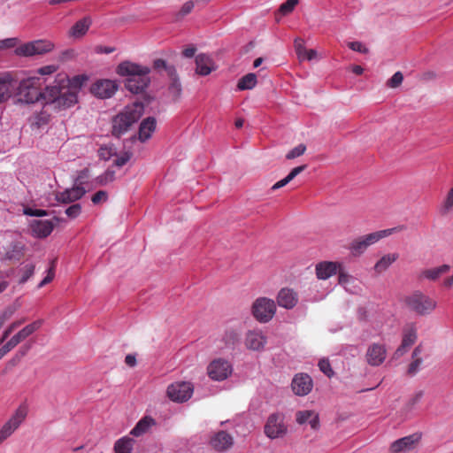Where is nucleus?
<instances>
[{
	"instance_id": "13",
	"label": "nucleus",
	"mask_w": 453,
	"mask_h": 453,
	"mask_svg": "<svg viewBox=\"0 0 453 453\" xmlns=\"http://www.w3.org/2000/svg\"><path fill=\"white\" fill-rule=\"evenodd\" d=\"M116 81L103 79L96 81L91 87V92L99 98H110L118 90Z\"/></svg>"
},
{
	"instance_id": "61",
	"label": "nucleus",
	"mask_w": 453,
	"mask_h": 453,
	"mask_svg": "<svg viewBox=\"0 0 453 453\" xmlns=\"http://www.w3.org/2000/svg\"><path fill=\"white\" fill-rule=\"evenodd\" d=\"M196 51V47H194V46H190V47L186 48V49L182 51V55H183L185 58H192V57H194V55H195Z\"/></svg>"
},
{
	"instance_id": "1",
	"label": "nucleus",
	"mask_w": 453,
	"mask_h": 453,
	"mask_svg": "<svg viewBox=\"0 0 453 453\" xmlns=\"http://www.w3.org/2000/svg\"><path fill=\"white\" fill-rule=\"evenodd\" d=\"M144 112V105L140 102H134L127 105L119 114L112 119V134L120 137L139 120Z\"/></svg>"
},
{
	"instance_id": "23",
	"label": "nucleus",
	"mask_w": 453,
	"mask_h": 453,
	"mask_svg": "<svg viewBox=\"0 0 453 453\" xmlns=\"http://www.w3.org/2000/svg\"><path fill=\"white\" fill-rule=\"evenodd\" d=\"M87 80L88 78L85 75H76L71 79H69L65 75H59L57 80V82L60 83L62 86H65V88L70 89L71 92H74V94L78 96V93L80 92Z\"/></svg>"
},
{
	"instance_id": "56",
	"label": "nucleus",
	"mask_w": 453,
	"mask_h": 453,
	"mask_svg": "<svg viewBox=\"0 0 453 453\" xmlns=\"http://www.w3.org/2000/svg\"><path fill=\"white\" fill-rule=\"evenodd\" d=\"M55 276V268L54 262H52L51 266L48 270L47 275L43 278V280L38 284V288H41L46 284L50 283Z\"/></svg>"
},
{
	"instance_id": "10",
	"label": "nucleus",
	"mask_w": 453,
	"mask_h": 453,
	"mask_svg": "<svg viewBox=\"0 0 453 453\" xmlns=\"http://www.w3.org/2000/svg\"><path fill=\"white\" fill-rule=\"evenodd\" d=\"M194 386L191 382L178 381L167 388L168 397L176 403L187 402L193 395Z\"/></svg>"
},
{
	"instance_id": "64",
	"label": "nucleus",
	"mask_w": 453,
	"mask_h": 453,
	"mask_svg": "<svg viewBox=\"0 0 453 453\" xmlns=\"http://www.w3.org/2000/svg\"><path fill=\"white\" fill-rule=\"evenodd\" d=\"M25 320L26 319H24L13 321L12 324L9 325L8 328L12 332H13L17 327H19L20 325H22L25 322Z\"/></svg>"
},
{
	"instance_id": "11",
	"label": "nucleus",
	"mask_w": 453,
	"mask_h": 453,
	"mask_svg": "<svg viewBox=\"0 0 453 453\" xmlns=\"http://www.w3.org/2000/svg\"><path fill=\"white\" fill-rule=\"evenodd\" d=\"M287 433V426L284 423V415L281 413L271 414L265 425V434L270 439L282 437Z\"/></svg>"
},
{
	"instance_id": "31",
	"label": "nucleus",
	"mask_w": 453,
	"mask_h": 453,
	"mask_svg": "<svg viewBox=\"0 0 453 453\" xmlns=\"http://www.w3.org/2000/svg\"><path fill=\"white\" fill-rule=\"evenodd\" d=\"M449 270L450 266L449 265H442L438 267L425 269L418 273V280H423L426 279L428 280L434 281L438 280L441 275L449 273Z\"/></svg>"
},
{
	"instance_id": "52",
	"label": "nucleus",
	"mask_w": 453,
	"mask_h": 453,
	"mask_svg": "<svg viewBox=\"0 0 453 453\" xmlns=\"http://www.w3.org/2000/svg\"><path fill=\"white\" fill-rule=\"evenodd\" d=\"M132 157V153L129 151H125L119 156H117L116 159L114 160V165L118 167H121L125 165Z\"/></svg>"
},
{
	"instance_id": "14",
	"label": "nucleus",
	"mask_w": 453,
	"mask_h": 453,
	"mask_svg": "<svg viewBox=\"0 0 453 453\" xmlns=\"http://www.w3.org/2000/svg\"><path fill=\"white\" fill-rule=\"evenodd\" d=\"M267 342L266 336L259 329L250 330L245 336V346L253 351H262Z\"/></svg>"
},
{
	"instance_id": "46",
	"label": "nucleus",
	"mask_w": 453,
	"mask_h": 453,
	"mask_svg": "<svg viewBox=\"0 0 453 453\" xmlns=\"http://www.w3.org/2000/svg\"><path fill=\"white\" fill-rule=\"evenodd\" d=\"M338 280L340 285L343 286L344 288H347L348 285L355 281V279L353 276L347 273L342 266L338 271Z\"/></svg>"
},
{
	"instance_id": "2",
	"label": "nucleus",
	"mask_w": 453,
	"mask_h": 453,
	"mask_svg": "<svg viewBox=\"0 0 453 453\" xmlns=\"http://www.w3.org/2000/svg\"><path fill=\"white\" fill-rule=\"evenodd\" d=\"M45 105L51 106L55 110L68 109L78 102V96L60 83L45 88Z\"/></svg>"
},
{
	"instance_id": "28",
	"label": "nucleus",
	"mask_w": 453,
	"mask_h": 453,
	"mask_svg": "<svg viewBox=\"0 0 453 453\" xmlns=\"http://www.w3.org/2000/svg\"><path fill=\"white\" fill-rule=\"evenodd\" d=\"M234 443L233 437L225 431H220L211 439V445L218 451L228 449Z\"/></svg>"
},
{
	"instance_id": "30",
	"label": "nucleus",
	"mask_w": 453,
	"mask_h": 453,
	"mask_svg": "<svg viewBox=\"0 0 453 453\" xmlns=\"http://www.w3.org/2000/svg\"><path fill=\"white\" fill-rule=\"evenodd\" d=\"M53 227L52 222L48 219H36L31 224L33 234L38 238H44L50 235Z\"/></svg>"
},
{
	"instance_id": "5",
	"label": "nucleus",
	"mask_w": 453,
	"mask_h": 453,
	"mask_svg": "<svg viewBox=\"0 0 453 453\" xmlns=\"http://www.w3.org/2000/svg\"><path fill=\"white\" fill-rule=\"evenodd\" d=\"M395 232V228H388L383 230H379L373 233H370L368 234L360 236L354 241L349 245L350 252L353 256L358 257L362 255L370 246L377 243L381 239H384L389 235H391Z\"/></svg>"
},
{
	"instance_id": "22",
	"label": "nucleus",
	"mask_w": 453,
	"mask_h": 453,
	"mask_svg": "<svg viewBox=\"0 0 453 453\" xmlns=\"http://www.w3.org/2000/svg\"><path fill=\"white\" fill-rule=\"evenodd\" d=\"M342 264L338 262L324 261L316 265V275L319 280H327L338 273Z\"/></svg>"
},
{
	"instance_id": "55",
	"label": "nucleus",
	"mask_w": 453,
	"mask_h": 453,
	"mask_svg": "<svg viewBox=\"0 0 453 453\" xmlns=\"http://www.w3.org/2000/svg\"><path fill=\"white\" fill-rule=\"evenodd\" d=\"M81 205L79 203H75V204L69 206L65 210V214L71 219H75L81 214Z\"/></svg>"
},
{
	"instance_id": "19",
	"label": "nucleus",
	"mask_w": 453,
	"mask_h": 453,
	"mask_svg": "<svg viewBox=\"0 0 453 453\" xmlns=\"http://www.w3.org/2000/svg\"><path fill=\"white\" fill-rule=\"evenodd\" d=\"M422 434L420 433H414L411 435L398 439V453H411L416 452Z\"/></svg>"
},
{
	"instance_id": "32",
	"label": "nucleus",
	"mask_w": 453,
	"mask_h": 453,
	"mask_svg": "<svg viewBox=\"0 0 453 453\" xmlns=\"http://www.w3.org/2000/svg\"><path fill=\"white\" fill-rule=\"evenodd\" d=\"M157 122L155 118L149 117L143 119L139 127L138 138L141 142L148 141L156 130Z\"/></svg>"
},
{
	"instance_id": "62",
	"label": "nucleus",
	"mask_w": 453,
	"mask_h": 453,
	"mask_svg": "<svg viewBox=\"0 0 453 453\" xmlns=\"http://www.w3.org/2000/svg\"><path fill=\"white\" fill-rule=\"evenodd\" d=\"M25 214L29 216H42L45 215V211L42 210L26 209Z\"/></svg>"
},
{
	"instance_id": "43",
	"label": "nucleus",
	"mask_w": 453,
	"mask_h": 453,
	"mask_svg": "<svg viewBox=\"0 0 453 453\" xmlns=\"http://www.w3.org/2000/svg\"><path fill=\"white\" fill-rule=\"evenodd\" d=\"M195 4L193 1L189 0L185 2L180 9L174 14V20L180 21L185 16L189 14L192 10L194 9Z\"/></svg>"
},
{
	"instance_id": "44",
	"label": "nucleus",
	"mask_w": 453,
	"mask_h": 453,
	"mask_svg": "<svg viewBox=\"0 0 453 453\" xmlns=\"http://www.w3.org/2000/svg\"><path fill=\"white\" fill-rule=\"evenodd\" d=\"M19 272L20 273L19 283L23 284L34 274L35 265L32 263L25 264L19 268Z\"/></svg>"
},
{
	"instance_id": "45",
	"label": "nucleus",
	"mask_w": 453,
	"mask_h": 453,
	"mask_svg": "<svg viewBox=\"0 0 453 453\" xmlns=\"http://www.w3.org/2000/svg\"><path fill=\"white\" fill-rule=\"evenodd\" d=\"M453 210V188L449 189L448 192L441 206L440 211L442 215L448 214L449 211Z\"/></svg>"
},
{
	"instance_id": "53",
	"label": "nucleus",
	"mask_w": 453,
	"mask_h": 453,
	"mask_svg": "<svg viewBox=\"0 0 453 453\" xmlns=\"http://www.w3.org/2000/svg\"><path fill=\"white\" fill-rule=\"evenodd\" d=\"M34 119V124L36 125L38 127H41L42 126L46 125L50 121V114L46 112H40L35 115Z\"/></svg>"
},
{
	"instance_id": "20",
	"label": "nucleus",
	"mask_w": 453,
	"mask_h": 453,
	"mask_svg": "<svg viewBox=\"0 0 453 453\" xmlns=\"http://www.w3.org/2000/svg\"><path fill=\"white\" fill-rule=\"evenodd\" d=\"M24 243L21 241H14L0 251L3 260H19L23 256Z\"/></svg>"
},
{
	"instance_id": "27",
	"label": "nucleus",
	"mask_w": 453,
	"mask_h": 453,
	"mask_svg": "<svg viewBox=\"0 0 453 453\" xmlns=\"http://www.w3.org/2000/svg\"><path fill=\"white\" fill-rule=\"evenodd\" d=\"M141 73H150V69L129 61L122 62L117 67V73L120 76H127V78Z\"/></svg>"
},
{
	"instance_id": "57",
	"label": "nucleus",
	"mask_w": 453,
	"mask_h": 453,
	"mask_svg": "<svg viewBox=\"0 0 453 453\" xmlns=\"http://www.w3.org/2000/svg\"><path fill=\"white\" fill-rule=\"evenodd\" d=\"M348 45L354 51H357V52H361V53L368 52V49L366 48V46L360 42H351Z\"/></svg>"
},
{
	"instance_id": "42",
	"label": "nucleus",
	"mask_w": 453,
	"mask_h": 453,
	"mask_svg": "<svg viewBox=\"0 0 453 453\" xmlns=\"http://www.w3.org/2000/svg\"><path fill=\"white\" fill-rule=\"evenodd\" d=\"M423 396V392L419 391L412 395L405 405L402 409V413L404 416V418H408L409 413L413 410L415 405L420 401Z\"/></svg>"
},
{
	"instance_id": "39",
	"label": "nucleus",
	"mask_w": 453,
	"mask_h": 453,
	"mask_svg": "<svg viewBox=\"0 0 453 453\" xmlns=\"http://www.w3.org/2000/svg\"><path fill=\"white\" fill-rule=\"evenodd\" d=\"M170 77L172 79V82L170 83V85L168 87V94L173 101H176L181 96V92H182L181 84H180V80L176 73H175V75L170 76Z\"/></svg>"
},
{
	"instance_id": "37",
	"label": "nucleus",
	"mask_w": 453,
	"mask_h": 453,
	"mask_svg": "<svg viewBox=\"0 0 453 453\" xmlns=\"http://www.w3.org/2000/svg\"><path fill=\"white\" fill-rule=\"evenodd\" d=\"M306 168L305 165L297 166L293 168L290 173L282 180L277 181L273 187L272 189L275 190L286 186L296 176L301 173Z\"/></svg>"
},
{
	"instance_id": "36",
	"label": "nucleus",
	"mask_w": 453,
	"mask_h": 453,
	"mask_svg": "<svg viewBox=\"0 0 453 453\" xmlns=\"http://www.w3.org/2000/svg\"><path fill=\"white\" fill-rule=\"evenodd\" d=\"M134 441L129 437H122L114 444L115 453H131L133 449Z\"/></svg>"
},
{
	"instance_id": "7",
	"label": "nucleus",
	"mask_w": 453,
	"mask_h": 453,
	"mask_svg": "<svg viewBox=\"0 0 453 453\" xmlns=\"http://www.w3.org/2000/svg\"><path fill=\"white\" fill-rule=\"evenodd\" d=\"M251 311L257 321L266 323L273 318L276 312V304L273 299L259 297L253 303Z\"/></svg>"
},
{
	"instance_id": "59",
	"label": "nucleus",
	"mask_w": 453,
	"mask_h": 453,
	"mask_svg": "<svg viewBox=\"0 0 453 453\" xmlns=\"http://www.w3.org/2000/svg\"><path fill=\"white\" fill-rule=\"evenodd\" d=\"M16 346L9 340L5 344L0 348V359L4 357L9 351Z\"/></svg>"
},
{
	"instance_id": "29",
	"label": "nucleus",
	"mask_w": 453,
	"mask_h": 453,
	"mask_svg": "<svg viewBox=\"0 0 453 453\" xmlns=\"http://www.w3.org/2000/svg\"><path fill=\"white\" fill-rule=\"evenodd\" d=\"M43 320L42 319H37L28 325H27L25 327H23L21 330H19L16 334H14L10 341L17 346L20 342L27 339L28 336L33 334L35 331H37L42 325Z\"/></svg>"
},
{
	"instance_id": "47",
	"label": "nucleus",
	"mask_w": 453,
	"mask_h": 453,
	"mask_svg": "<svg viewBox=\"0 0 453 453\" xmlns=\"http://www.w3.org/2000/svg\"><path fill=\"white\" fill-rule=\"evenodd\" d=\"M98 155L101 159L107 161L116 155V150L109 145L101 146L98 150Z\"/></svg>"
},
{
	"instance_id": "21",
	"label": "nucleus",
	"mask_w": 453,
	"mask_h": 453,
	"mask_svg": "<svg viewBox=\"0 0 453 453\" xmlns=\"http://www.w3.org/2000/svg\"><path fill=\"white\" fill-rule=\"evenodd\" d=\"M277 303L280 307L290 310L298 303L297 294L291 288H281L277 296Z\"/></svg>"
},
{
	"instance_id": "40",
	"label": "nucleus",
	"mask_w": 453,
	"mask_h": 453,
	"mask_svg": "<svg viewBox=\"0 0 453 453\" xmlns=\"http://www.w3.org/2000/svg\"><path fill=\"white\" fill-rule=\"evenodd\" d=\"M257 84V76L255 73H248L242 77L238 83L237 88L239 90H246L253 88Z\"/></svg>"
},
{
	"instance_id": "18",
	"label": "nucleus",
	"mask_w": 453,
	"mask_h": 453,
	"mask_svg": "<svg viewBox=\"0 0 453 453\" xmlns=\"http://www.w3.org/2000/svg\"><path fill=\"white\" fill-rule=\"evenodd\" d=\"M81 184L82 182L81 181L80 185H75L71 188L57 193V201L62 203H70L81 199L86 193L84 188L81 186Z\"/></svg>"
},
{
	"instance_id": "24",
	"label": "nucleus",
	"mask_w": 453,
	"mask_h": 453,
	"mask_svg": "<svg viewBox=\"0 0 453 453\" xmlns=\"http://www.w3.org/2000/svg\"><path fill=\"white\" fill-rule=\"evenodd\" d=\"M215 69V63L209 55L202 53L196 57V73L197 74L206 76Z\"/></svg>"
},
{
	"instance_id": "34",
	"label": "nucleus",
	"mask_w": 453,
	"mask_h": 453,
	"mask_svg": "<svg viewBox=\"0 0 453 453\" xmlns=\"http://www.w3.org/2000/svg\"><path fill=\"white\" fill-rule=\"evenodd\" d=\"M422 352V348L420 345L417 346L411 354L412 361L409 365L407 368V375L414 376L418 371L423 363V359L420 357V354Z\"/></svg>"
},
{
	"instance_id": "35",
	"label": "nucleus",
	"mask_w": 453,
	"mask_h": 453,
	"mask_svg": "<svg viewBox=\"0 0 453 453\" xmlns=\"http://www.w3.org/2000/svg\"><path fill=\"white\" fill-rule=\"evenodd\" d=\"M91 25L89 18L86 17L77 21L71 29V35L74 37L84 35Z\"/></svg>"
},
{
	"instance_id": "58",
	"label": "nucleus",
	"mask_w": 453,
	"mask_h": 453,
	"mask_svg": "<svg viewBox=\"0 0 453 453\" xmlns=\"http://www.w3.org/2000/svg\"><path fill=\"white\" fill-rule=\"evenodd\" d=\"M106 199H107V193L105 191L100 190V191H97L92 196L91 200H92L93 203L96 204L102 201H105Z\"/></svg>"
},
{
	"instance_id": "26",
	"label": "nucleus",
	"mask_w": 453,
	"mask_h": 453,
	"mask_svg": "<svg viewBox=\"0 0 453 453\" xmlns=\"http://www.w3.org/2000/svg\"><path fill=\"white\" fill-rule=\"evenodd\" d=\"M296 421L299 425L309 424L313 430H318L319 428V417L314 411H298L296 413Z\"/></svg>"
},
{
	"instance_id": "33",
	"label": "nucleus",
	"mask_w": 453,
	"mask_h": 453,
	"mask_svg": "<svg viewBox=\"0 0 453 453\" xmlns=\"http://www.w3.org/2000/svg\"><path fill=\"white\" fill-rule=\"evenodd\" d=\"M156 425V420L150 416H145L142 418L134 427L131 430L130 434L135 437L143 435L149 430Z\"/></svg>"
},
{
	"instance_id": "60",
	"label": "nucleus",
	"mask_w": 453,
	"mask_h": 453,
	"mask_svg": "<svg viewBox=\"0 0 453 453\" xmlns=\"http://www.w3.org/2000/svg\"><path fill=\"white\" fill-rule=\"evenodd\" d=\"M57 70L55 65H46L38 69V73L41 75H48L55 73Z\"/></svg>"
},
{
	"instance_id": "41",
	"label": "nucleus",
	"mask_w": 453,
	"mask_h": 453,
	"mask_svg": "<svg viewBox=\"0 0 453 453\" xmlns=\"http://www.w3.org/2000/svg\"><path fill=\"white\" fill-rule=\"evenodd\" d=\"M395 260V256L385 255L374 265V271L380 273L387 270Z\"/></svg>"
},
{
	"instance_id": "15",
	"label": "nucleus",
	"mask_w": 453,
	"mask_h": 453,
	"mask_svg": "<svg viewBox=\"0 0 453 453\" xmlns=\"http://www.w3.org/2000/svg\"><path fill=\"white\" fill-rule=\"evenodd\" d=\"M17 81L9 72L0 73V104L11 97Z\"/></svg>"
},
{
	"instance_id": "49",
	"label": "nucleus",
	"mask_w": 453,
	"mask_h": 453,
	"mask_svg": "<svg viewBox=\"0 0 453 453\" xmlns=\"http://www.w3.org/2000/svg\"><path fill=\"white\" fill-rule=\"evenodd\" d=\"M297 4L298 0H287L280 6L279 12L284 16L288 15L293 12Z\"/></svg>"
},
{
	"instance_id": "12",
	"label": "nucleus",
	"mask_w": 453,
	"mask_h": 453,
	"mask_svg": "<svg viewBox=\"0 0 453 453\" xmlns=\"http://www.w3.org/2000/svg\"><path fill=\"white\" fill-rule=\"evenodd\" d=\"M418 324L411 321L405 323L401 330V344L398 346V353L407 352L418 340Z\"/></svg>"
},
{
	"instance_id": "8",
	"label": "nucleus",
	"mask_w": 453,
	"mask_h": 453,
	"mask_svg": "<svg viewBox=\"0 0 453 453\" xmlns=\"http://www.w3.org/2000/svg\"><path fill=\"white\" fill-rule=\"evenodd\" d=\"M54 44L49 40H35L21 44L16 49V54L21 57L42 55L51 51Z\"/></svg>"
},
{
	"instance_id": "4",
	"label": "nucleus",
	"mask_w": 453,
	"mask_h": 453,
	"mask_svg": "<svg viewBox=\"0 0 453 453\" xmlns=\"http://www.w3.org/2000/svg\"><path fill=\"white\" fill-rule=\"evenodd\" d=\"M406 309L419 316L430 314L436 307V302L420 291H416L403 299Z\"/></svg>"
},
{
	"instance_id": "38",
	"label": "nucleus",
	"mask_w": 453,
	"mask_h": 453,
	"mask_svg": "<svg viewBox=\"0 0 453 453\" xmlns=\"http://www.w3.org/2000/svg\"><path fill=\"white\" fill-rule=\"evenodd\" d=\"M302 41L299 39H296L295 41L296 48V53L298 55V58L302 60L307 59V60H312L316 58L317 57V51L315 50H306L302 45Z\"/></svg>"
},
{
	"instance_id": "9",
	"label": "nucleus",
	"mask_w": 453,
	"mask_h": 453,
	"mask_svg": "<svg viewBox=\"0 0 453 453\" xmlns=\"http://www.w3.org/2000/svg\"><path fill=\"white\" fill-rule=\"evenodd\" d=\"M233 372L232 364L224 358L211 361L207 367L208 376L215 381L226 380Z\"/></svg>"
},
{
	"instance_id": "51",
	"label": "nucleus",
	"mask_w": 453,
	"mask_h": 453,
	"mask_svg": "<svg viewBox=\"0 0 453 453\" xmlns=\"http://www.w3.org/2000/svg\"><path fill=\"white\" fill-rule=\"evenodd\" d=\"M306 150V146L304 144H299L296 147L293 148L286 155L287 159H294L302 156Z\"/></svg>"
},
{
	"instance_id": "50",
	"label": "nucleus",
	"mask_w": 453,
	"mask_h": 453,
	"mask_svg": "<svg viewBox=\"0 0 453 453\" xmlns=\"http://www.w3.org/2000/svg\"><path fill=\"white\" fill-rule=\"evenodd\" d=\"M115 179V172L112 170H107L103 174L96 178V181L100 185H106L109 182L113 181Z\"/></svg>"
},
{
	"instance_id": "6",
	"label": "nucleus",
	"mask_w": 453,
	"mask_h": 453,
	"mask_svg": "<svg viewBox=\"0 0 453 453\" xmlns=\"http://www.w3.org/2000/svg\"><path fill=\"white\" fill-rule=\"evenodd\" d=\"M27 414V404L21 403L0 428V444L8 439L20 426Z\"/></svg>"
},
{
	"instance_id": "16",
	"label": "nucleus",
	"mask_w": 453,
	"mask_h": 453,
	"mask_svg": "<svg viewBox=\"0 0 453 453\" xmlns=\"http://www.w3.org/2000/svg\"><path fill=\"white\" fill-rule=\"evenodd\" d=\"M312 380L306 373L296 374L291 383L293 392L297 395H306L312 389Z\"/></svg>"
},
{
	"instance_id": "3",
	"label": "nucleus",
	"mask_w": 453,
	"mask_h": 453,
	"mask_svg": "<svg viewBox=\"0 0 453 453\" xmlns=\"http://www.w3.org/2000/svg\"><path fill=\"white\" fill-rule=\"evenodd\" d=\"M44 83V79L38 76L23 79L18 88L19 100L27 104H35L42 100L45 105V90L42 91Z\"/></svg>"
},
{
	"instance_id": "54",
	"label": "nucleus",
	"mask_w": 453,
	"mask_h": 453,
	"mask_svg": "<svg viewBox=\"0 0 453 453\" xmlns=\"http://www.w3.org/2000/svg\"><path fill=\"white\" fill-rule=\"evenodd\" d=\"M319 370L326 374L327 377H331L334 374L333 369L328 360L322 359L319 362Z\"/></svg>"
},
{
	"instance_id": "48",
	"label": "nucleus",
	"mask_w": 453,
	"mask_h": 453,
	"mask_svg": "<svg viewBox=\"0 0 453 453\" xmlns=\"http://www.w3.org/2000/svg\"><path fill=\"white\" fill-rule=\"evenodd\" d=\"M153 66L155 69H165L168 75L169 76H173L175 75V73H176V70L174 68V66L171 65H167L166 62L163 59H156L153 63Z\"/></svg>"
},
{
	"instance_id": "25",
	"label": "nucleus",
	"mask_w": 453,
	"mask_h": 453,
	"mask_svg": "<svg viewBox=\"0 0 453 453\" xmlns=\"http://www.w3.org/2000/svg\"><path fill=\"white\" fill-rule=\"evenodd\" d=\"M386 358V349L380 344L371 345L366 352V360L369 365L377 366L384 362Z\"/></svg>"
},
{
	"instance_id": "17",
	"label": "nucleus",
	"mask_w": 453,
	"mask_h": 453,
	"mask_svg": "<svg viewBox=\"0 0 453 453\" xmlns=\"http://www.w3.org/2000/svg\"><path fill=\"white\" fill-rule=\"evenodd\" d=\"M149 73H141L126 80V88L134 93L139 94L144 91L150 83Z\"/></svg>"
},
{
	"instance_id": "63",
	"label": "nucleus",
	"mask_w": 453,
	"mask_h": 453,
	"mask_svg": "<svg viewBox=\"0 0 453 453\" xmlns=\"http://www.w3.org/2000/svg\"><path fill=\"white\" fill-rule=\"evenodd\" d=\"M125 362L128 366H134L136 365V357L134 355L128 354L125 357Z\"/></svg>"
}]
</instances>
